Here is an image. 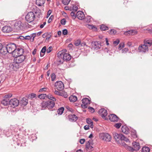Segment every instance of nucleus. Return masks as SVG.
<instances>
[{"mask_svg":"<svg viewBox=\"0 0 152 152\" xmlns=\"http://www.w3.org/2000/svg\"><path fill=\"white\" fill-rule=\"evenodd\" d=\"M67 50L66 49H64L58 52L57 54V56L59 57H62L64 61H69L71 58L70 55L66 53Z\"/></svg>","mask_w":152,"mask_h":152,"instance_id":"f257e3e1","label":"nucleus"},{"mask_svg":"<svg viewBox=\"0 0 152 152\" xmlns=\"http://www.w3.org/2000/svg\"><path fill=\"white\" fill-rule=\"evenodd\" d=\"M35 18V15L34 13L32 12H28L25 17L26 20L29 23L34 21Z\"/></svg>","mask_w":152,"mask_h":152,"instance_id":"f03ea898","label":"nucleus"},{"mask_svg":"<svg viewBox=\"0 0 152 152\" xmlns=\"http://www.w3.org/2000/svg\"><path fill=\"white\" fill-rule=\"evenodd\" d=\"M8 53H14L16 48V46L14 43H9L6 45Z\"/></svg>","mask_w":152,"mask_h":152,"instance_id":"7ed1b4c3","label":"nucleus"},{"mask_svg":"<svg viewBox=\"0 0 152 152\" xmlns=\"http://www.w3.org/2000/svg\"><path fill=\"white\" fill-rule=\"evenodd\" d=\"M99 137L101 139L104 141L109 142L111 140V137L108 134L103 133L99 134Z\"/></svg>","mask_w":152,"mask_h":152,"instance_id":"20e7f679","label":"nucleus"},{"mask_svg":"<svg viewBox=\"0 0 152 152\" xmlns=\"http://www.w3.org/2000/svg\"><path fill=\"white\" fill-rule=\"evenodd\" d=\"M138 50L140 52L145 53L148 51V48L144 44H141L139 46Z\"/></svg>","mask_w":152,"mask_h":152,"instance_id":"39448f33","label":"nucleus"},{"mask_svg":"<svg viewBox=\"0 0 152 152\" xmlns=\"http://www.w3.org/2000/svg\"><path fill=\"white\" fill-rule=\"evenodd\" d=\"M55 87L59 91H61L64 89V86L61 81H57L55 83Z\"/></svg>","mask_w":152,"mask_h":152,"instance_id":"423d86ee","label":"nucleus"},{"mask_svg":"<svg viewBox=\"0 0 152 152\" xmlns=\"http://www.w3.org/2000/svg\"><path fill=\"white\" fill-rule=\"evenodd\" d=\"M19 103V100L16 99H12L10 100V104L13 108L17 106Z\"/></svg>","mask_w":152,"mask_h":152,"instance_id":"0eeeda50","label":"nucleus"},{"mask_svg":"<svg viewBox=\"0 0 152 152\" xmlns=\"http://www.w3.org/2000/svg\"><path fill=\"white\" fill-rule=\"evenodd\" d=\"M24 52V50L21 48H16L14 53V55L15 56H18L23 55Z\"/></svg>","mask_w":152,"mask_h":152,"instance_id":"6e6552de","label":"nucleus"},{"mask_svg":"<svg viewBox=\"0 0 152 152\" xmlns=\"http://www.w3.org/2000/svg\"><path fill=\"white\" fill-rule=\"evenodd\" d=\"M34 9V12L35 15V18L39 19L42 17V14L41 13L40 10L37 7H35V8Z\"/></svg>","mask_w":152,"mask_h":152,"instance_id":"1a4fd4ad","label":"nucleus"},{"mask_svg":"<svg viewBox=\"0 0 152 152\" xmlns=\"http://www.w3.org/2000/svg\"><path fill=\"white\" fill-rule=\"evenodd\" d=\"M99 114L103 118L105 119H107L106 117L107 115V110L104 108H102L99 111Z\"/></svg>","mask_w":152,"mask_h":152,"instance_id":"9d476101","label":"nucleus"},{"mask_svg":"<svg viewBox=\"0 0 152 152\" xmlns=\"http://www.w3.org/2000/svg\"><path fill=\"white\" fill-rule=\"evenodd\" d=\"M114 137L115 140L118 142L121 140V141L122 137L123 136V134H118L116 132L113 133Z\"/></svg>","mask_w":152,"mask_h":152,"instance_id":"9b49d317","label":"nucleus"},{"mask_svg":"<svg viewBox=\"0 0 152 152\" xmlns=\"http://www.w3.org/2000/svg\"><path fill=\"white\" fill-rule=\"evenodd\" d=\"M91 46L92 48L97 50L100 48L101 45L98 42L95 41L92 42Z\"/></svg>","mask_w":152,"mask_h":152,"instance_id":"f8f14e48","label":"nucleus"},{"mask_svg":"<svg viewBox=\"0 0 152 152\" xmlns=\"http://www.w3.org/2000/svg\"><path fill=\"white\" fill-rule=\"evenodd\" d=\"M109 120L112 121L117 122L118 120V118L115 114H111L109 115Z\"/></svg>","mask_w":152,"mask_h":152,"instance_id":"ddd939ff","label":"nucleus"},{"mask_svg":"<svg viewBox=\"0 0 152 152\" xmlns=\"http://www.w3.org/2000/svg\"><path fill=\"white\" fill-rule=\"evenodd\" d=\"M36 33H33L31 34L30 35H27L25 36V37L21 36L20 37L23 38V39H25L29 40L32 39V41L34 40V38L36 36Z\"/></svg>","mask_w":152,"mask_h":152,"instance_id":"4468645a","label":"nucleus"},{"mask_svg":"<svg viewBox=\"0 0 152 152\" xmlns=\"http://www.w3.org/2000/svg\"><path fill=\"white\" fill-rule=\"evenodd\" d=\"M16 57L15 62L20 64L23 62L25 59V57L23 55H21Z\"/></svg>","mask_w":152,"mask_h":152,"instance_id":"2eb2a0df","label":"nucleus"},{"mask_svg":"<svg viewBox=\"0 0 152 152\" xmlns=\"http://www.w3.org/2000/svg\"><path fill=\"white\" fill-rule=\"evenodd\" d=\"M137 31L136 30H132L125 32L124 34L125 35H128L129 34L132 35H134L137 34Z\"/></svg>","mask_w":152,"mask_h":152,"instance_id":"dca6fc26","label":"nucleus"},{"mask_svg":"<svg viewBox=\"0 0 152 152\" xmlns=\"http://www.w3.org/2000/svg\"><path fill=\"white\" fill-rule=\"evenodd\" d=\"M47 108L50 110L54 107L55 103L53 101L48 100L47 101Z\"/></svg>","mask_w":152,"mask_h":152,"instance_id":"f3484780","label":"nucleus"},{"mask_svg":"<svg viewBox=\"0 0 152 152\" xmlns=\"http://www.w3.org/2000/svg\"><path fill=\"white\" fill-rule=\"evenodd\" d=\"M10 68L13 69V70L16 71L19 68V64L15 61V62L10 64Z\"/></svg>","mask_w":152,"mask_h":152,"instance_id":"a211bd4d","label":"nucleus"},{"mask_svg":"<svg viewBox=\"0 0 152 152\" xmlns=\"http://www.w3.org/2000/svg\"><path fill=\"white\" fill-rule=\"evenodd\" d=\"M7 47L6 45L4 46L2 45L0 49V53L3 55H5L8 53Z\"/></svg>","mask_w":152,"mask_h":152,"instance_id":"6ab92c4d","label":"nucleus"},{"mask_svg":"<svg viewBox=\"0 0 152 152\" xmlns=\"http://www.w3.org/2000/svg\"><path fill=\"white\" fill-rule=\"evenodd\" d=\"M76 16L77 18L80 20L83 19L85 18V15L83 12L78 11L76 13Z\"/></svg>","mask_w":152,"mask_h":152,"instance_id":"aec40b11","label":"nucleus"},{"mask_svg":"<svg viewBox=\"0 0 152 152\" xmlns=\"http://www.w3.org/2000/svg\"><path fill=\"white\" fill-rule=\"evenodd\" d=\"M133 146V149H132L131 151H132L134 150L138 151L140 148V146L139 143L138 142H134L132 143Z\"/></svg>","mask_w":152,"mask_h":152,"instance_id":"412c9836","label":"nucleus"},{"mask_svg":"<svg viewBox=\"0 0 152 152\" xmlns=\"http://www.w3.org/2000/svg\"><path fill=\"white\" fill-rule=\"evenodd\" d=\"M12 30V28L10 26H4L2 29V31L4 33H9L11 32Z\"/></svg>","mask_w":152,"mask_h":152,"instance_id":"4be33fe9","label":"nucleus"},{"mask_svg":"<svg viewBox=\"0 0 152 152\" xmlns=\"http://www.w3.org/2000/svg\"><path fill=\"white\" fill-rule=\"evenodd\" d=\"M21 26V22L20 21L16 22L14 24V28L17 30L20 29Z\"/></svg>","mask_w":152,"mask_h":152,"instance_id":"5701e85b","label":"nucleus"},{"mask_svg":"<svg viewBox=\"0 0 152 152\" xmlns=\"http://www.w3.org/2000/svg\"><path fill=\"white\" fill-rule=\"evenodd\" d=\"M69 121L71 122H75L77 120V117L75 114H71L69 116Z\"/></svg>","mask_w":152,"mask_h":152,"instance_id":"b1692460","label":"nucleus"},{"mask_svg":"<svg viewBox=\"0 0 152 152\" xmlns=\"http://www.w3.org/2000/svg\"><path fill=\"white\" fill-rule=\"evenodd\" d=\"M122 132L126 134H128L129 133V130L128 127L125 126H122L121 127Z\"/></svg>","mask_w":152,"mask_h":152,"instance_id":"393cba45","label":"nucleus"},{"mask_svg":"<svg viewBox=\"0 0 152 152\" xmlns=\"http://www.w3.org/2000/svg\"><path fill=\"white\" fill-rule=\"evenodd\" d=\"M1 103L4 106L10 104V100L8 98H5L2 101Z\"/></svg>","mask_w":152,"mask_h":152,"instance_id":"a878e982","label":"nucleus"},{"mask_svg":"<svg viewBox=\"0 0 152 152\" xmlns=\"http://www.w3.org/2000/svg\"><path fill=\"white\" fill-rule=\"evenodd\" d=\"M45 0H36V4L39 6H42L44 5Z\"/></svg>","mask_w":152,"mask_h":152,"instance_id":"bb28decb","label":"nucleus"},{"mask_svg":"<svg viewBox=\"0 0 152 152\" xmlns=\"http://www.w3.org/2000/svg\"><path fill=\"white\" fill-rule=\"evenodd\" d=\"M144 43L145 45H147L148 47L151 46L152 44V40L145 39L144 40Z\"/></svg>","mask_w":152,"mask_h":152,"instance_id":"cd10ccee","label":"nucleus"},{"mask_svg":"<svg viewBox=\"0 0 152 152\" xmlns=\"http://www.w3.org/2000/svg\"><path fill=\"white\" fill-rule=\"evenodd\" d=\"M20 103L22 105H26L28 103V100L25 98H23L20 102Z\"/></svg>","mask_w":152,"mask_h":152,"instance_id":"c85d7f7f","label":"nucleus"},{"mask_svg":"<svg viewBox=\"0 0 152 152\" xmlns=\"http://www.w3.org/2000/svg\"><path fill=\"white\" fill-rule=\"evenodd\" d=\"M86 122L89 125L91 128H93V123L91 119L89 118H87L86 119Z\"/></svg>","mask_w":152,"mask_h":152,"instance_id":"c756f323","label":"nucleus"},{"mask_svg":"<svg viewBox=\"0 0 152 152\" xmlns=\"http://www.w3.org/2000/svg\"><path fill=\"white\" fill-rule=\"evenodd\" d=\"M69 100L70 102H75L77 100V98L76 96L71 95L69 97Z\"/></svg>","mask_w":152,"mask_h":152,"instance_id":"7c9ffc66","label":"nucleus"},{"mask_svg":"<svg viewBox=\"0 0 152 152\" xmlns=\"http://www.w3.org/2000/svg\"><path fill=\"white\" fill-rule=\"evenodd\" d=\"M58 57V58L57 59V61H56V63L58 65H60L61 64H62L63 61H64V60H63V58L62 57Z\"/></svg>","mask_w":152,"mask_h":152,"instance_id":"2f4dec72","label":"nucleus"},{"mask_svg":"<svg viewBox=\"0 0 152 152\" xmlns=\"http://www.w3.org/2000/svg\"><path fill=\"white\" fill-rule=\"evenodd\" d=\"M46 46H44L42 49L40 53V55L41 57H43L46 51Z\"/></svg>","mask_w":152,"mask_h":152,"instance_id":"473e14b6","label":"nucleus"},{"mask_svg":"<svg viewBox=\"0 0 152 152\" xmlns=\"http://www.w3.org/2000/svg\"><path fill=\"white\" fill-rule=\"evenodd\" d=\"M82 102L83 104H90V100L87 98L83 99L82 100Z\"/></svg>","mask_w":152,"mask_h":152,"instance_id":"72a5a7b5","label":"nucleus"},{"mask_svg":"<svg viewBox=\"0 0 152 152\" xmlns=\"http://www.w3.org/2000/svg\"><path fill=\"white\" fill-rule=\"evenodd\" d=\"M120 144L123 146H124L126 149H129V150L132 151V149H133V148H132L130 146H128L124 142L121 143Z\"/></svg>","mask_w":152,"mask_h":152,"instance_id":"f704fd0d","label":"nucleus"},{"mask_svg":"<svg viewBox=\"0 0 152 152\" xmlns=\"http://www.w3.org/2000/svg\"><path fill=\"white\" fill-rule=\"evenodd\" d=\"M93 148V147L92 146L90 143H89V142L88 141V143L86 144V149L87 150L88 149L91 150H92Z\"/></svg>","mask_w":152,"mask_h":152,"instance_id":"c9c22d12","label":"nucleus"},{"mask_svg":"<svg viewBox=\"0 0 152 152\" xmlns=\"http://www.w3.org/2000/svg\"><path fill=\"white\" fill-rule=\"evenodd\" d=\"M64 110V108L63 107H61L58 109L57 111L58 114L59 115H61L63 113Z\"/></svg>","mask_w":152,"mask_h":152,"instance_id":"e433bc0d","label":"nucleus"},{"mask_svg":"<svg viewBox=\"0 0 152 152\" xmlns=\"http://www.w3.org/2000/svg\"><path fill=\"white\" fill-rule=\"evenodd\" d=\"M78 10V7L75 5H72L70 7V10H72V11L76 12Z\"/></svg>","mask_w":152,"mask_h":152,"instance_id":"4c0bfd02","label":"nucleus"},{"mask_svg":"<svg viewBox=\"0 0 152 152\" xmlns=\"http://www.w3.org/2000/svg\"><path fill=\"white\" fill-rule=\"evenodd\" d=\"M47 101L43 102L41 104L42 109H45L46 107H47Z\"/></svg>","mask_w":152,"mask_h":152,"instance_id":"58836bf2","label":"nucleus"},{"mask_svg":"<svg viewBox=\"0 0 152 152\" xmlns=\"http://www.w3.org/2000/svg\"><path fill=\"white\" fill-rule=\"evenodd\" d=\"M131 135L132 137L134 138H136L137 137L136 132L135 130H133L131 132Z\"/></svg>","mask_w":152,"mask_h":152,"instance_id":"ea45409f","label":"nucleus"},{"mask_svg":"<svg viewBox=\"0 0 152 152\" xmlns=\"http://www.w3.org/2000/svg\"><path fill=\"white\" fill-rule=\"evenodd\" d=\"M100 29L102 31H105L108 29V27L104 25H102L100 27Z\"/></svg>","mask_w":152,"mask_h":152,"instance_id":"a19ab883","label":"nucleus"},{"mask_svg":"<svg viewBox=\"0 0 152 152\" xmlns=\"http://www.w3.org/2000/svg\"><path fill=\"white\" fill-rule=\"evenodd\" d=\"M150 149L147 147H143L142 148V152H149Z\"/></svg>","mask_w":152,"mask_h":152,"instance_id":"79ce46f5","label":"nucleus"},{"mask_svg":"<svg viewBox=\"0 0 152 152\" xmlns=\"http://www.w3.org/2000/svg\"><path fill=\"white\" fill-rule=\"evenodd\" d=\"M108 32L109 34L112 35H114L116 34V31L114 29H111Z\"/></svg>","mask_w":152,"mask_h":152,"instance_id":"37998d69","label":"nucleus"},{"mask_svg":"<svg viewBox=\"0 0 152 152\" xmlns=\"http://www.w3.org/2000/svg\"><path fill=\"white\" fill-rule=\"evenodd\" d=\"M48 97L49 99L52 100V101L54 102L56 101V99L51 95L49 94L48 95Z\"/></svg>","mask_w":152,"mask_h":152,"instance_id":"c03bdc74","label":"nucleus"},{"mask_svg":"<svg viewBox=\"0 0 152 152\" xmlns=\"http://www.w3.org/2000/svg\"><path fill=\"white\" fill-rule=\"evenodd\" d=\"M70 0H62V3L65 5H68L69 3Z\"/></svg>","mask_w":152,"mask_h":152,"instance_id":"a18cd8bd","label":"nucleus"},{"mask_svg":"<svg viewBox=\"0 0 152 152\" xmlns=\"http://www.w3.org/2000/svg\"><path fill=\"white\" fill-rule=\"evenodd\" d=\"M123 140L126 141V142H129V140L126 137H125L123 135V137H122V138L121 141H122Z\"/></svg>","mask_w":152,"mask_h":152,"instance_id":"49530a36","label":"nucleus"},{"mask_svg":"<svg viewBox=\"0 0 152 152\" xmlns=\"http://www.w3.org/2000/svg\"><path fill=\"white\" fill-rule=\"evenodd\" d=\"M46 95L45 94H41L38 95V97L41 99H44L46 96Z\"/></svg>","mask_w":152,"mask_h":152,"instance_id":"de8ad7c7","label":"nucleus"},{"mask_svg":"<svg viewBox=\"0 0 152 152\" xmlns=\"http://www.w3.org/2000/svg\"><path fill=\"white\" fill-rule=\"evenodd\" d=\"M75 12H74V11H72V12L70 13V15L72 16V18L73 19H75L77 17L76 15H75Z\"/></svg>","mask_w":152,"mask_h":152,"instance_id":"09e8293b","label":"nucleus"},{"mask_svg":"<svg viewBox=\"0 0 152 152\" xmlns=\"http://www.w3.org/2000/svg\"><path fill=\"white\" fill-rule=\"evenodd\" d=\"M121 125V123H117L115 124L114 126L117 129L119 128Z\"/></svg>","mask_w":152,"mask_h":152,"instance_id":"8fccbe9b","label":"nucleus"},{"mask_svg":"<svg viewBox=\"0 0 152 152\" xmlns=\"http://www.w3.org/2000/svg\"><path fill=\"white\" fill-rule=\"evenodd\" d=\"M51 77L52 81H53L55 80L56 78V75L54 73H52Z\"/></svg>","mask_w":152,"mask_h":152,"instance_id":"3c124183","label":"nucleus"},{"mask_svg":"<svg viewBox=\"0 0 152 152\" xmlns=\"http://www.w3.org/2000/svg\"><path fill=\"white\" fill-rule=\"evenodd\" d=\"M66 108L69 111L71 112V113H74V110L73 109L69 106H67Z\"/></svg>","mask_w":152,"mask_h":152,"instance_id":"603ef678","label":"nucleus"},{"mask_svg":"<svg viewBox=\"0 0 152 152\" xmlns=\"http://www.w3.org/2000/svg\"><path fill=\"white\" fill-rule=\"evenodd\" d=\"M66 20L65 18L62 19L61 21V23L62 25H65L66 24Z\"/></svg>","mask_w":152,"mask_h":152,"instance_id":"864d4df0","label":"nucleus"},{"mask_svg":"<svg viewBox=\"0 0 152 152\" xmlns=\"http://www.w3.org/2000/svg\"><path fill=\"white\" fill-rule=\"evenodd\" d=\"M88 109L89 111L91 112V113H94L95 111L94 109L92 107H90L88 108Z\"/></svg>","mask_w":152,"mask_h":152,"instance_id":"5fc2aeb1","label":"nucleus"},{"mask_svg":"<svg viewBox=\"0 0 152 152\" xmlns=\"http://www.w3.org/2000/svg\"><path fill=\"white\" fill-rule=\"evenodd\" d=\"M52 50V47L51 46H50L47 49L46 51L47 53H49Z\"/></svg>","mask_w":152,"mask_h":152,"instance_id":"6e6d98bb","label":"nucleus"},{"mask_svg":"<svg viewBox=\"0 0 152 152\" xmlns=\"http://www.w3.org/2000/svg\"><path fill=\"white\" fill-rule=\"evenodd\" d=\"M47 36H46V39H49L51 36V33H48Z\"/></svg>","mask_w":152,"mask_h":152,"instance_id":"4d7b16f0","label":"nucleus"},{"mask_svg":"<svg viewBox=\"0 0 152 152\" xmlns=\"http://www.w3.org/2000/svg\"><path fill=\"white\" fill-rule=\"evenodd\" d=\"M124 46V43L120 44L119 45L118 48L120 49H121V48H123Z\"/></svg>","mask_w":152,"mask_h":152,"instance_id":"13d9d810","label":"nucleus"},{"mask_svg":"<svg viewBox=\"0 0 152 152\" xmlns=\"http://www.w3.org/2000/svg\"><path fill=\"white\" fill-rule=\"evenodd\" d=\"M67 30L66 29H64L63 30L62 33L64 35H66L67 34Z\"/></svg>","mask_w":152,"mask_h":152,"instance_id":"bf43d9fd","label":"nucleus"},{"mask_svg":"<svg viewBox=\"0 0 152 152\" xmlns=\"http://www.w3.org/2000/svg\"><path fill=\"white\" fill-rule=\"evenodd\" d=\"M119 42V40L118 39H117L113 42V44L115 45H117Z\"/></svg>","mask_w":152,"mask_h":152,"instance_id":"052dcab7","label":"nucleus"},{"mask_svg":"<svg viewBox=\"0 0 152 152\" xmlns=\"http://www.w3.org/2000/svg\"><path fill=\"white\" fill-rule=\"evenodd\" d=\"M80 43V40H77V42H75V45L76 46H79Z\"/></svg>","mask_w":152,"mask_h":152,"instance_id":"680f3d73","label":"nucleus"},{"mask_svg":"<svg viewBox=\"0 0 152 152\" xmlns=\"http://www.w3.org/2000/svg\"><path fill=\"white\" fill-rule=\"evenodd\" d=\"M12 96V94H8L6 95L5 96V98H8L9 97H11Z\"/></svg>","mask_w":152,"mask_h":152,"instance_id":"e2e57ef3","label":"nucleus"},{"mask_svg":"<svg viewBox=\"0 0 152 152\" xmlns=\"http://www.w3.org/2000/svg\"><path fill=\"white\" fill-rule=\"evenodd\" d=\"M47 89V88H41L39 91V92L45 91H46Z\"/></svg>","mask_w":152,"mask_h":152,"instance_id":"0e129e2a","label":"nucleus"},{"mask_svg":"<svg viewBox=\"0 0 152 152\" xmlns=\"http://www.w3.org/2000/svg\"><path fill=\"white\" fill-rule=\"evenodd\" d=\"M87 104H83L81 105V107L85 109L87 107Z\"/></svg>","mask_w":152,"mask_h":152,"instance_id":"69168bd1","label":"nucleus"},{"mask_svg":"<svg viewBox=\"0 0 152 152\" xmlns=\"http://www.w3.org/2000/svg\"><path fill=\"white\" fill-rule=\"evenodd\" d=\"M85 141V140L84 139H82L80 140V142L81 144H83Z\"/></svg>","mask_w":152,"mask_h":152,"instance_id":"338daca9","label":"nucleus"},{"mask_svg":"<svg viewBox=\"0 0 152 152\" xmlns=\"http://www.w3.org/2000/svg\"><path fill=\"white\" fill-rule=\"evenodd\" d=\"M46 23L45 22H43V24H41L40 26V27L41 28H42L46 24Z\"/></svg>","mask_w":152,"mask_h":152,"instance_id":"774afa93","label":"nucleus"}]
</instances>
